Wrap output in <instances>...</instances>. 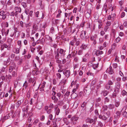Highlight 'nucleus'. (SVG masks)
I'll list each match as a JSON object with an SVG mask.
<instances>
[{
    "mask_svg": "<svg viewBox=\"0 0 127 127\" xmlns=\"http://www.w3.org/2000/svg\"><path fill=\"white\" fill-rule=\"evenodd\" d=\"M4 93L2 92H0V98H2L4 97Z\"/></svg>",
    "mask_w": 127,
    "mask_h": 127,
    "instance_id": "7c9ffc66",
    "label": "nucleus"
},
{
    "mask_svg": "<svg viewBox=\"0 0 127 127\" xmlns=\"http://www.w3.org/2000/svg\"><path fill=\"white\" fill-rule=\"evenodd\" d=\"M66 50L62 49H60L59 52L61 55L62 57H63L65 54Z\"/></svg>",
    "mask_w": 127,
    "mask_h": 127,
    "instance_id": "6e6552de",
    "label": "nucleus"
},
{
    "mask_svg": "<svg viewBox=\"0 0 127 127\" xmlns=\"http://www.w3.org/2000/svg\"><path fill=\"white\" fill-rule=\"evenodd\" d=\"M75 42L73 40L71 41L70 43V44L72 46H73L74 45Z\"/></svg>",
    "mask_w": 127,
    "mask_h": 127,
    "instance_id": "8fccbe9b",
    "label": "nucleus"
},
{
    "mask_svg": "<svg viewBox=\"0 0 127 127\" xmlns=\"http://www.w3.org/2000/svg\"><path fill=\"white\" fill-rule=\"evenodd\" d=\"M106 114L107 115V117L108 118L110 114V111H108L106 113Z\"/></svg>",
    "mask_w": 127,
    "mask_h": 127,
    "instance_id": "37998d69",
    "label": "nucleus"
},
{
    "mask_svg": "<svg viewBox=\"0 0 127 127\" xmlns=\"http://www.w3.org/2000/svg\"><path fill=\"white\" fill-rule=\"evenodd\" d=\"M53 116L51 114H50L49 116V118L50 120H52L53 118Z\"/></svg>",
    "mask_w": 127,
    "mask_h": 127,
    "instance_id": "0e129e2a",
    "label": "nucleus"
},
{
    "mask_svg": "<svg viewBox=\"0 0 127 127\" xmlns=\"http://www.w3.org/2000/svg\"><path fill=\"white\" fill-rule=\"evenodd\" d=\"M99 118L103 120H106L107 118H108L107 117L105 116L104 115H100L99 116Z\"/></svg>",
    "mask_w": 127,
    "mask_h": 127,
    "instance_id": "2eb2a0df",
    "label": "nucleus"
},
{
    "mask_svg": "<svg viewBox=\"0 0 127 127\" xmlns=\"http://www.w3.org/2000/svg\"><path fill=\"white\" fill-rule=\"evenodd\" d=\"M18 45L20 46L19 47H20L21 46V41L20 40H18L17 42Z\"/></svg>",
    "mask_w": 127,
    "mask_h": 127,
    "instance_id": "58836bf2",
    "label": "nucleus"
},
{
    "mask_svg": "<svg viewBox=\"0 0 127 127\" xmlns=\"http://www.w3.org/2000/svg\"><path fill=\"white\" fill-rule=\"evenodd\" d=\"M114 119H115V120H114L113 121V123L114 125H116L118 123V120H116L115 118Z\"/></svg>",
    "mask_w": 127,
    "mask_h": 127,
    "instance_id": "13d9d810",
    "label": "nucleus"
},
{
    "mask_svg": "<svg viewBox=\"0 0 127 127\" xmlns=\"http://www.w3.org/2000/svg\"><path fill=\"white\" fill-rule=\"evenodd\" d=\"M23 86L24 87H25V89L28 86V83L26 81L24 83Z\"/></svg>",
    "mask_w": 127,
    "mask_h": 127,
    "instance_id": "412c9836",
    "label": "nucleus"
},
{
    "mask_svg": "<svg viewBox=\"0 0 127 127\" xmlns=\"http://www.w3.org/2000/svg\"><path fill=\"white\" fill-rule=\"evenodd\" d=\"M40 20L39 18H37L35 20L36 23H38L40 22Z\"/></svg>",
    "mask_w": 127,
    "mask_h": 127,
    "instance_id": "69168bd1",
    "label": "nucleus"
},
{
    "mask_svg": "<svg viewBox=\"0 0 127 127\" xmlns=\"http://www.w3.org/2000/svg\"><path fill=\"white\" fill-rule=\"evenodd\" d=\"M14 88H15L18 83V82L16 80H15L14 81Z\"/></svg>",
    "mask_w": 127,
    "mask_h": 127,
    "instance_id": "4c0bfd02",
    "label": "nucleus"
},
{
    "mask_svg": "<svg viewBox=\"0 0 127 127\" xmlns=\"http://www.w3.org/2000/svg\"><path fill=\"white\" fill-rule=\"evenodd\" d=\"M121 84L120 82H117L116 83V89L114 90V92L116 93H118L119 92V89L120 87Z\"/></svg>",
    "mask_w": 127,
    "mask_h": 127,
    "instance_id": "39448f33",
    "label": "nucleus"
},
{
    "mask_svg": "<svg viewBox=\"0 0 127 127\" xmlns=\"http://www.w3.org/2000/svg\"><path fill=\"white\" fill-rule=\"evenodd\" d=\"M56 113L57 115H58L60 112V110L59 108H57L56 109Z\"/></svg>",
    "mask_w": 127,
    "mask_h": 127,
    "instance_id": "c03bdc74",
    "label": "nucleus"
},
{
    "mask_svg": "<svg viewBox=\"0 0 127 127\" xmlns=\"http://www.w3.org/2000/svg\"><path fill=\"white\" fill-rule=\"evenodd\" d=\"M7 75L6 74H3L1 76V78L2 81L6 82V76Z\"/></svg>",
    "mask_w": 127,
    "mask_h": 127,
    "instance_id": "ddd939ff",
    "label": "nucleus"
},
{
    "mask_svg": "<svg viewBox=\"0 0 127 127\" xmlns=\"http://www.w3.org/2000/svg\"><path fill=\"white\" fill-rule=\"evenodd\" d=\"M87 74L88 75H91L92 76H93L94 74L91 72L90 71H89L87 72Z\"/></svg>",
    "mask_w": 127,
    "mask_h": 127,
    "instance_id": "c756f323",
    "label": "nucleus"
},
{
    "mask_svg": "<svg viewBox=\"0 0 127 127\" xmlns=\"http://www.w3.org/2000/svg\"><path fill=\"white\" fill-rule=\"evenodd\" d=\"M21 100H18L17 101V107H18L21 104L22 102H21Z\"/></svg>",
    "mask_w": 127,
    "mask_h": 127,
    "instance_id": "4be33fe9",
    "label": "nucleus"
},
{
    "mask_svg": "<svg viewBox=\"0 0 127 127\" xmlns=\"http://www.w3.org/2000/svg\"><path fill=\"white\" fill-rule=\"evenodd\" d=\"M95 37L93 35H91L90 38V39L91 41H93L94 40H95Z\"/></svg>",
    "mask_w": 127,
    "mask_h": 127,
    "instance_id": "473e14b6",
    "label": "nucleus"
},
{
    "mask_svg": "<svg viewBox=\"0 0 127 127\" xmlns=\"http://www.w3.org/2000/svg\"><path fill=\"white\" fill-rule=\"evenodd\" d=\"M95 51H95V54L96 55L98 56L100 54H99V52L98 51V50L97 51H96V50H95Z\"/></svg>",
    "mask_w": 127,
    "mask_h": 127,
    "instance_id": "de8ad7c7",
    "label": "nucleus"
},
{
    "mask_svg": "<svg viewBox=\"0 0 127 127\" xmlns=\"http://www.w3.org/2000/svg\"><path fill=\"white\" fill-rule=\"evenodd\" d=\"M101 100V98L100 97H99L97 98H96L95 99V101L96 102H99Z\"/></svg>",
    "mask_w": 127,
    "mask_h": 127,
    "instance_id": "a19ab883",
    "label": "nucleus"
},
{
    "mask_svg": "<svg viewBox=\"0 0 127 127\" xmlns=\"http://www.w3.org/2000/svg\"><path fill=\"white\" fill-rule=\"evenodd\" d=\"M120 105V102H116L115 103V105L116 107H118Z\"/></svg>",
    "mask_w": 127,
    "mask_h": 127,
    "instance_id": "3c124183",
    "label": "nucleus"
},
{
    "mask_svg": "<svg viewBox=\"0 0 127 127\" xmlns=\"http://www.w3.org/2000/svg\"><path fill=\"white\" fill-rule=\"evenodd\" d=\"M123 3L124 0H121L119 2V4L121 6L122 5Z\"/></svg>",
    "mask_w": 127,
    "mask_h": 127,
    "instance_id": "e2e57ef3",
    "label": "nucleus"
},
{
    "mask_svg": "<svg viewBox=\"0 0 127 127\" xmlns=\"http://www.w3.org/2000/svg\"><path fill=\"white\" fill-rule=\"evenodd\" d=\"M98 126L99 127H103V124L101 122H98Z\"/></svg>",
    "mask_w": 127,
    "mask_h": 127,
    "instance_id": "bb28decb",
    "label": "nucleus"
},
{
    "mask_svg": "<svg viewBox=\"0 0 127 127\" xmlns=\"http://www.w3.org/2000/svg\"><path fill=\"white\" fill-rule=\"evenodd\" d=\"M109 28V27L108 26H106L104 28V30L105 32H106L107 31L108 29Z\"/></svg>",
    "mask_w": 127,
    "mask_h": 127,
    "instance_id": "79ce46f5",
    "label": "nucleus"
},
{
    "mask_svg": "<svg viewBox=\"0 0 127 127\" xmlns=\"http://www.w3.org/2000/svg\"><path fill=\"white\" fill-rule=\"evenodd\" d=\"M52 111V110L51 109H49L47 110L46 111V112L48 114H50V113H51Z\"/></svg>",
    "mask_w": 127,
    "mask_h": 127,
    "instance_id": "864d4df0",
    "label": "nucleus"
},
{
    "mask_svg": "<svg viewBox=\"0 0 127 127\" xmlns=\"http://www.w3.org/2000/svg\"><path fill=\"white\" fill-rule=\"evenodd\" d=\"M107 72H108L109 74H112L113 73V69H112V67L110 66L109 68H108L106 70Z\"/></svg>",
    "mask_w": 127,
    "mask_h": 127,
    "instance_id": "1a4fd4ad",
    "label": "nucleus"
},
{
    "mask_svg": "<svg viewBox=\"0 0 127 127\" xmlns=\"http://www.w3.org/2000/svg\"><path fill=\"white\" fill-rule=\"evenodd\" d=\"M106 88L107 89H109L110 88V85L107 84L106 86Z\"/></svg>",
    "mask_w": 127,
    "mask_h": 127,
    "instance_id": "5fc2aeb1",
    "label": "nucleus"
},
{
    "mask_svg": "<svg viewBox=\"0 0 127 127\" xmlns=\"http://www.w3.org/2000/svg\"><path fill=\"white\" fill-rule=\"evenodd\" d=\"M55 88L53 87L52 89V91H53V93L52 94V96L51 97V99L53 100H54V102L55 103H56L58 101V99L56 97L55 95L56 94V93L54 91Z\"/></svg>",
    "mask_w": 127,
    "mask_h": 127,
    "instance_id": "f03ea898",
    "label": "nucleus"
},
{
    "mask_svg": "<svg viewBox=\"0 0 127 127\" xmlns=\"http://www.w3.org/2000/svg\"><path fill=\"white\" fill-rule=\"evenodd\" d=\"M45 118L44 116L42 115L40 118V120L41 121H43L44 120Z\"/></svg>",
    "mask_w": 127,
    "mask_h": 127,
    "instance_id": "09e8293b",
    "label": "nucleus"
},
{
    "mask_svg": "<svg viewBox=\"0 0 127 127\" xmlns=\"http://www.w3.org/2000/svg\"><path fill=\"white\" fill-rule=\"evenodd\" d=\"M80 38L82 40L86 41L89 37L88 34L85 31L82 30L80 34Z\"/></svg>",
    "mask_w": 127,
    "mask_h": 127,
    "instance_id": "f257e3e1",
    "label": "nucleus"
},
{
    "mask_svg": "<svg viewBox=\"0 0 127 127\" xmlns=\"http://www.w3.org/2000/svg\"><path fill=\"white\" fill-rule=\"evenodd\" d=\"M14 10H15L16 11L19 12V13H21V7H18L17 6L15 7L14 8Z\"/></svg>",
    "mask_w": 127,
    "mask_h": 127,
    "instance_id": "dca6fc26",
    "label": "nucleus"
},
{
    "mask_svg": "<svg viewBox=\"0 0 127 127\" xmlns=\"http://www.w3.org/2000/svg\"><path fill=\"white\" fill-rule=\"evenodd\" d=\"M79 117L76 116L74 115L70 119V120L72 122L73 124H75L76 123V122L78 120Z\"/></svg>",
    "mask_w": 127,
    "mask_h": 127,
    "instance_id": "20e7f679",
    "label": "nucleus"
},
{
    "mask_svg": "<svg viewBox=\"0 0 127 127\" xmlns=\"http://www.w3.org/2000/svg\"><path fill=\"white\" fill-rule=\"evenodd\" d=\"M20 47L19 48H16L15 49V53L16 54H18L20 52Z\"/></svg>",
    "mask_w": 127,
    "mask_h": 127,
    "instance_id": "6ab92c4d",
    "label": "nucleus"
},
{
    "mask_svg": "<svg viewBox=\"0 0 127 127\" xmlns=\"http://www.w3.org/2000/svg\"><path fill=\"white\" fill-rule=\"evenodd\" d=\"M121 115L120 112L119 111H117L115 113L114 116V118L116 120H118V118L120 117Z\"/></svg>",
    "mask_w": 127,
    "mask_h": 127,
    "instance_id": "0eeeda50",
    "label": "nucleus"
},
{
    "mask_svg": "<svg viewBox=\"0 0 127 127\" xmlns=\"http://www.w3.org/2000/svg\"><path fill=\"white\" fill-rule=\"evenodd\" d=\"M66 79H63L61 81V83L63 85H64L66 82Z\"/></svg>",
    "mask_w": 127,
    "mask_h": 127,
    "instance_id": "c85d7f7f",
    "label": "nucleus"
},
{
    "mask_svg": "<svg viewBox=\"0 0 127 127\" xmlns=\"http://www.w3.org/2000/svg\"><path fill=\"white\" fill-rule=\"evenodd\" d=\"M63 73L66 77L68 78L70 75V71L69 70H64L63 71Z\"/></svg>",
    "mask_w": 127,
    "mask_h": 127,
    "instance_id": "423d86ee",
    "label": "nucleus"
},
{
    "mask_svg": "<svg viewBox=\"0 0 127 127\" xmlns=\"http://www.w3.org/2000/svg\"><path fill=\"white\" fill-rule=\"evenodd\" d=\"M28 103V101L27 100H25L24 102L23 103V105H25L27 104Z\"/></svg>",
    "mask_w": 127,
    "mask_h": 127,
    "instance_id": "e433bc0d",
    "label": "nucleus"
},
{
    "mask_svg": "<svg viewBox=\"0 0 127 127\" xmlns=\"http://www.w3.org/2000/svg\"><path fill=\"white\" fill-rule=\"evenodd\" d=\"M23 61V59H20L19 60V62L18 63V64L19 65H20L22 63Z\"/></svg>",
    "mask_w": 127,
    "mask_h": 127,
    "instance_id": "72a5a7b5",
    "label": "nucleus"
},
{
    "mask_svg": "<svg viewBox=\"0 0 127 127\" xmlns=\"http://www.w3.org/2000/svg\"><path fill=\"white\" fill-rule=\"evenodd\" d=\"M123 25L125 27L127 28V22H125L123 23Z\"/></svg>",
    "mask_w": 127,
    "mask_h": 127,
    "instance_id": "774afa93",
    "label": "nucleus"
},
{
    "mask_svg": "<svg viewBox=\"0 0 127 127\" xmlns=\"http://www.w3.org/2000/svg\"><path fill=\"white\" fill-rule=\"evenodd\" d=\"M111 24V23L110 22L107 21L106 23V26H108L109 27V26H110Z\"/></svg>",
    "mask_w": 127,
    "mask_h": 127,
    "instance_id": "6e6d98bb",
    "label": "nucleus"
},
{
    "mask_svg": "<svg viewBox=\"0 0 127 127\" xmlns=\"http://www.w3.org/2000/svg\"><path fill=\"white\" fill-rule=\"evenodd\" d=\"M70 93V92H66V93L64 95V96L66 95L67 96H68L69 95V94Z\"/></svg>",
    "mask_w": 127,
    "mask_h": 127,
    "instance_id": "680f3d73",
    "label": "nucleus"
},
{
    "mask_svg": "<svg viewBox=\"0 0 127 127\" xmlns=\"http://www.w3.org/2000/svg\"><path fill=\"white\" fill-rule=\"evenodd\" d=\"M56 55L55 57V58L56 60V62L58 63H60L61 62L62 59L59 57V53L57 51L56 53L55 52Z\"/></svg>",
    "mask_w": 127,
    "mask_h": 127,
    "instance_id": "7ed1b4c3",
    "label": "nucleus"
},
{
    "mask_svg": "<svg viewBox=\"0 0 127 127\" xmlns=\"http://www.w3.org/2000/svg\"><path fill=\"white\" fill-rule=\"evenodd\" d=\"M86 103L84 102H83L81 105V107L83 108L86 107Z\"/></svg>",
    "mask_w": 127,
    "mask_h": 127,
    "instance_id": "cd10ccee",
    "label": "nucleus"
},
{
    "mask_svg": "<svg viewBox=\"0 0 127 127\" xmlns=\"http://www.w3.org/2000/svg\"><path fill=\"white\" fill-rule=\"evenodd\" d=\"M105 34V32L103 31H101L100 32V35L101 36H103Z\"/></svg>",
    "mask_w": 127,
    "mask_h": 127,
    "instance_id": "052dcab7",
    "label": "nucleus"
},
{
    "mask_svg": "<svg viewBox=\"0 0 127 127\" xmlns=\"http://www.w3.org/2000/svg\"><path fill=\"white\" fill-rule=\"evenodd\" d=\"M35 0H27V2L29 4L33 3H34Z\"/></svg>",
    "mask_w": 127,
    "mask_h": 127,
    "instance_id": "a211bd4d",
    "label": "nucleus"
},
{
    "mask_svg": "<svg viewBox=\"0 0 127 127\" xmlns=\"http://www.w3.org/2000/svg\"><path fill=\"white\" fill-rule=\"evenodd\" d=\"M77 53V51L76 52V53H75V52H72L71 54H69V55L67 56V58L68 59H69L70 58H71L73 57H74V56Z\"/></svg>",
    "mask_w": 127,
    "mask_h": 127,
    "instance_id": "9d476101",
    "label": "nucleus"
},
{
    "mask_svg": "<svg viewBox=\"0 0 127 127\" xmlns=\"http://www.w3.org/2000/svg\"><path fill=\"white\" fill-rule=\"evenodd\" d=\"M5 68L4 67L1 68L0 72V74L3 75V74H6V72L5 71Z\"/></svg>",
    "mask_w": 127,
    "mask_h": 127,
    "instance_id": "f8f14e48",
    "label": "nucleus"
},
{
    "mask_svg": "<svg viewBox=\"0 0 127 127\" xmlns=\"http://www.w3.org/2000/svg\"><path fill=\"white\" fill-rule=\"evenodd\" d=\"M34 79H32V78H30L29 80V83H31L32 82V81H33V82H34Z\"/></svg>",
    "mask_w": 127,
    "mask_h": 127,
    "instance_id": "603ef678",
    "label": "nucleus"
},
{
    "mask_svg": "<svg viewBox=\"0 0 127 127\" xmlns=\"http://www.w3.org/2000/svg\"><path fill=\"white\" fill-rule=\"evenodd\" d=\"M116 93V92L115 93H114L113 94L112 97L113 98H115L117 94Z\"/></svg>",
    "mask_w": 127,
    "mask_h": 127,
    "instance_id": "4d7b16f0",
    "label": "nucleus"
},
{
    "mask_svg": "<svg viewBox=\"0 0 127 127\" xmlns=\"http://www.w3.org/2000/svg\"><path fill=\"white\" fill-rule=\"evenodd\" d=\"M56 75L57 77L59 79H60L61 77V75L60 73H58L56 74Z\"/></svg>",
    "mask_w": 127,
    "mask_h": 127,
    "instance_id": "c9c22d12",
    "label": "nucleus"
},
{
    "mask_svg": "<svg viewBox=\"0 0 127 127\" xmlns=\"http://www.w3.org/2000/svg\"><path fill=\"white\" fill-rule=\"evenodd\" d=\"M113 82L109 80L108 81L107 84L110 85H113Z\"/></svg>",
    "mask_w": 127,
    "mask_h": 127,
    "instance_id": "a18cd8bd",
    "label": "nucleus"
},
{
    "mask_svg": "<svg viewBox=\"0 0 127 127\" xmlns=\"http://www.w3.org/2000/svg\"><path fill=\"white\" fill-rule=\"evenodd\" d=\"M109 92L106 91H104L103 92V95L104 96H105L108 94Z\"/></svg>",
    "mask_w": 127,
    "mask_h": 127,
    "instance_id": "a878e982",
    "label": "nucleus"
},
{
    "mask_svg": "<svg viewBox=\"0 0 127 127\" xmlns=\"http://www.w3.org/2000/svg\"><path fill=\"white\" fill-rule=\"evenodd\" d=\"M33 28L34 30H37L38 29V27L36 25H34L33 26Z\"/></svg>",
    "mask_w": 127,
    "mask_h": 127,
    "instance_id": "393cba45",
    "label": "nucleus"
},
{
    "mask_svg": "<svg viewBox=\"0 0 127 127\" xmlns=\"http://www.w3.org/2000/svg\"><path fill=\"white\" fill-rule=\"evenodd\" d=\"M114 107V105L113 104H109L108 106V108L110 109H113Z\"/></svg>",
    "mask_w": 127,
    "mask_h": 127,
    "instance_id": "f3484780",
    "label": "nucleus"
},
{
    "mask_svg": "<svg viewBox=\"0 0 127 127\" xmlns=\"http://www.w3.org/2000/svg\"><path fill=\"white\" fill-rule=\"evenodd\" d=\"M9 31V29H7L6 31L4 32V34H5V35L6 36L7 35Z\"/></svg>",
    "mask_w": 127,
    "mask_h": 127,
    "instance_id": "f704fd0d",
    "label": "nucleus"
},
{
    "mask_svg": "<svg viewBox=\"0 0 127 127\" xmlns=\"http://www.w3.org/2000/svg\"><path fill=\"white\" fill-rule=\"evenodd\" d=\"M98 63L97 64H95L93 65V67L94 69H95L98 67Z\"/></svg>",
    "mask_w": 127,
    "mask_h": 127,
    "instance_id": "5701e85b",
    "label": "nucleus"
},
{
    "mask_svg": "<svg viewBox=\"0 0 127 127\" xmlns=\"http://www.w3.org/2000/svg\"><path fill=\"white\" fill-rule=\"evenodd\" d=\"M1 16H2V19L3 20H4L6 18V15L5 14H2Z\"/></svg>",
    "mask_w": 127,
    "mask_h": 127,
    "instance_id": "b1692460",
    "label": "nucleus"
},
{
    "mask_svg": "<svg viewBox=\"0 0 127 127\" xmlns=\"http://www.w3.org/2000/svg\"><path fill=\"white\" fill-rule=\"evenodd\" d=\"M12 76L10 75H8L6 76V79L7 80L6 82H7L8 83H9L10 81V79H11Z\"/></svg>",
    "mask_w": 127,
    "mask_h": 127,
    "instance_id": "4468645a",
    "label": "nucleus"
},
{
    "mask_svg": "<svg viewBox=\"0 0 127 127\" xmlns=\"http://www.w3.org/2000/svg\"><path fill=\"white\" fill-rule=\"evenodd\" d=\"M82 54V50H79L78 52V54L80 55Z\"/></svg>",
    "mask_w": 127,
    "mask_h": 127,
    "instance_id": "ea45409f",
    "label": "nucleus"
},
{
    "mask_svg": "<svg viewBox=\"0 0 127 127\" xmlns=\"http://www.w3.org/2000/svg\"><path fill=\"white\" fill-rule=\"evenodd\" d=\"M22 5L24 8H26L27 7V5L26 3L25 2H22Z\"/></svg>",
    "mask_w": 127,
    "mask_h": 127,
    "instance_id": "49530a36",
    "label": "nucleus"
},
{
    "mask_svg": "<svg viewBox=\"0 0 127 127\" xmlns=\"http://www.w3.org/2000/svg\"><path fill=\"white\" fill-rule=\"evenodd\" d=\"M39 122V120L38 119L35 120L33 123V124L34 125L36 124Z\"/></svg>",
    "mask_w": 127,
    "mask_h": 127,
    "instance_id": "bf43d9fd",
    "label": "nucleus"
},
{
    "mask_svg": "<svg viewBox=\"0 0 127 127\" xmlns=\"http://www.w3.org/2000/svg\"><path fill=\"white\" fill-rule=\"evenodd\" d=\"M13 70V68L12 67V66H10V67L9 69V72H11Z\"/></svg>",
    "mask_w": 127,
    "mask_h": 127,
    "instance_id": "338daca9",
    "label": "nucleus"
},
{
    "mask_svg": "<svg viewBox=\"0 0 127 127\" xmlns=\"http://www.w3.org/2000/svg\"><path fill=\"white\" fill-rule=\"evenodd\" d=\"M121 39V38L119 37H117L116 39H115V41L116 43L119 42L120 41V40Z\"/></svg>",
    "mask_w": 127,
    "mask_h": 127,
    "instance_id": "2f4dec72",
    "label": "nucleus"
},
{
    "mask_svg": "<svg viewBox=\"0 0 127 127\" xmlns=\"http://www.w3.org/2000/svg\"><path fill=\"white\" fill-rule=\"evenodd\" d=\"M14 32L16 34L17 32H18V35L17 36V37H18L19 35L20 34L19 33V32L17 31V28H14Z\"/></svg>",
    "mask_w": 127,
    "mask_h": 127,
    "instance_id": "aec40b11",
    "label": "nucleus"
},
{
    "mask_svg": "<svg viewBox=\"0 0 127 127\" xmlns=\"http://www.w3.org/2000/svg\"><path fill=\"white\" fill-rule=\"evenodd\" d=\"M96 118H95L94 119H89V121H88V122L90 124H91L93 123V124L95 123V122L96 121Z\"/></svg>",
    "mask_w": 127,
    "mask_h": 127,
    "instance_id": "9b49d317",
    "label": "nucleus"
}]
</instances>
